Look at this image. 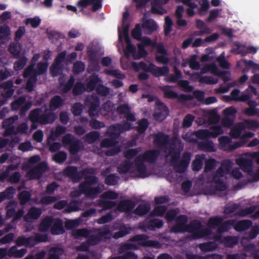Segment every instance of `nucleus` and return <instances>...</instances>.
Here are the masks:
<instances>
[{
  "mask_svg": "<svg viewBox=\"0 0 259 259\" xmlns=\"http://www.w3.org/2000/svg\"><path fill=\"white\" fill-rule=\"evenodd\" d=\"M154 143L161 151L164 150L166 161L170 163L177 172L181 173L187 169L191 156L190 153L186 152L181 160L178 161L180 153L183 148L179 139L175 138L169 142L167 136L159 133L154 136Z\"/></svg>",
  "mask_w": 259,
  "mask_h": 259,
  "instance_id": "1",
  "label": "nucleus"
},
{
  "mask_svg": "<svg viewBox=\"0 0 259 259\" xmlns=\"http://www.w3.org/2000/svg\"><path fill=\"white\" fill-rule=\"evenodd\" d=\"M141 150V148L139 147L124 152V156L127 160H125L118 166V171L120 174L129 173L133 177L141 178L150 175L151 172L147 169L145 162H154L158 157L159 152L156 150H148L143 154L138 156L134 163H131L129 159L136 156Z\"/></svg>",
  "mask_w": 259,
  "mask_h": 259,
  "instance_id": "2",
  "label": "nucleus"
},
{
  "mask_svg": "<svg viewBox=\"0 0 259 259\" xmlns=\"http://www.w3.org/2000/svg\"><path fill=\"white\" fill-rule=\"evenodd\" d=\"M233 165V162L231 160H224L222 161L221 166L216 170L212 180H206L202 176V193L219 195L221 192L225 191L227 188L228 175H231L236 179L241 178L243 175L239 168H235L231 171Z\"/></svg>",
  "mask_w": 259,
  "mask_h": 259,
  "instance_id": "3",
  "label": "nucleus"
},
{
  "mask_svg": "<svg viewBox=\"0 0 259 259\" xmlns=\"http://www.w3.org/2000/svg\"><path fill=\"white\" fill-rule=\"evenodd\" d=\"M80 224L79 220H69L66 222L65 228L68 230H72L71 234L75 239L83 237L88 238L86 243H82L79 246L76 247L77 251H87L90 245H94L99 243L104 239L109 238L111 236V232L108 227H105L104 230L94 229L89 230L87 229H74Z\"/></svg>",
  "mask_w": 259,
  "mask_h": 259,
  "instance_id": "4",
  "label": "nucleus"
},
{
  "mask_svg": "<svg viewBox=\"0 0 259 259\" xmlns=\"http://www.w3.org/2000/svg\"><path fill=\"white\" fill-rule=\"evenodd\" d=\"M132 128V124L128 121L122 124H117L110 126L107 131V135L110 137L112 139H105L101 143V148H108L109 149L105 151V153L108 156L114 155L120 151V146L117 145V142L115 139L117 138L119 135L126 131H128Z\"/></svg>",
  "mask_w": 259,
  "mask_h": 259,
  "instance_id": "5",
  "label": "nucleus"
},
{
  "mask_svg": "<svg viewBox=\"0 0 259 259\" xmlns=\"http://www.w3.org/2000/svg\"><path fill=\"white\" fill-rule=\"evenodd\" d=\"M188 218L186 215H180L176 219V225L171 229L172 232H189L192 233L194 239L206 237L211 233L208 228H203L199 221H194L189 226L186 225Z\"/></svg>",
  "mask_w": 259,
  "mask_h": 259,
  "instance_id": "6",
  "label": "nucleus"
},
{
  "mask_svg": "<svg viewBox=\"0 0 259 259\" xmlns=\"http://www.w3.org/2000/svg\"><path fill=\"white\" fill-rule=\"evenodd\" d=\"M97 182L98 179L96 177H85L84 183L79 185L78 190L72 191L70 194V197L72 198L78 197L84 193L87 197L92 199L96 198L104 189L103 185L99 184L97 187H93V185Z\"/></svg>",
  "mask_w": 259,
  "mask_h": 259,
  "instance_id": "7",
  "label": "nucleus"
},
{
  "mask_svg": "<svg viewBox=\"0 0 259 259\" xmlns=\"http://www.w3.org/2000/svg\"><path fill=\"white\" fill-rule=\"evenodd\" d=\"M253 160H256L259 164V152L242 154L236 159L235 162L244 171L248 174L252 181H256L259 180V169L253 168Z\"/></svg>",
  "mask_w": 259,
  "mask_h": 259,
  "instance_id": "8",
  "label": "nucleus"
},
{
  "mask_svg": "<svg viewBox=\"0 0 259 259\" xmlns=\"http://www.w3.org/2000/svg\"><path fill=\"white\" fill-rule=\"evenodd\" d=\"M38 155L31 157L27 163L23 166V169L27 171L26 175L30 179L39 178L47 168L45 162H39Z\"/></svg>",
  "mask_w": 259,
  "mask_h": 259,
  "instance_id": "9",
  "label": "nucleus"
},
{
  "mask_svg": "<svg viewBox=\"0 0 259 259\" xmlns=\"http://www.w3.org/2000/svg\"><path fill=\"white\" fill-rule=\"evenodd\" d=\"M57 116L54 113L49 112L46 109L44 112L40 109H36L31 111L29 115V118L32 122L31 128L32 130L37 128V124H46L53 122Z\"/></svg>",
  "mask_w": 259,
  "mask_h": 259,
  "instance_id": "10",
  "label": "nucleus"
},
{
  "mask_svg": "<svg viewBox=\"0 0 259 259\" xmlns=\"http://www.w3.org/2000/svg\"><path fill=\"white\" fill-rule=\"evenodd\" d=\"M223 219L220 217L211 218L208 222L207 226L209 229H215L218 228L217 231L218 233L212 237L215 241L220 242V243H223L226 246L232 247L237 243L238 239L235 237L230 236L222 238L221 234L222 232H220L219 230V227L221 226L220 225Z\"/></svg>",
  "mask_w": 259,
  "mask_h": 259,
  "instance_id": "11",
  "label": "nucleus"
},
{
  "mask_svg": "<svg viewBox=\"0 0 259 259\" xmlns=\"http://www.w3.org/2000/svg\"><path fill=\"white\" fill-rule=\"evenodd\" d=\"M139 245L159 247V243L156 241L148 240V237L145 235H138L134 236L130 241L122 245L119 249V252H123L124 249L131 250L137 249Z\"/></svg>",
  "mask_w": 259,
  "mask_h": 259,
  "instance_id": "12",
  "label": "nucleus"
},
{
  "mask_svg": "<svg viewBox=\"0 0 259 259\" xmlns=\"http://www.w3.org/2000/svg\"><path fill=\"white\" fill-rule=\"evenodd\" d=\"M49 229L54 235H59L64 232L63 222L60 219L48 217L42 220L39 229L40 231L46 232Z\"/></svg>",
  "mask_w": 259,
  "mask_h": 259,
  "instance_id": "13",
  "label": "nucleus"
},
{
  "mask_svg": "<svg viewBox=\"0 0 259 259\" xmlns=\"http://www.w3.org/2000/svg\"><path fill=\"white\" fill-rule=\"evenodd\" d=\"M47 66H28L23 74L24 77H29L26 88L28 91L33 90L37 75L42 74L47 70Z\"/></svg>",
  "mask_w": 259,
  "mask_h": 259,
  "instance_id": "14",
  "label": "nucleus"
},
{
  "mask_svg": "<svg viewBox=\"0 0 259 259\" xmlns=\"http://www.w3.org/2000/svg\"><path fill=\"white\" fill-rule=\"evenodd\" d=\"M95 171L94 168H86L82 171L78 172L76 167L68 166L64 169L63 173L65 176L70 178L74 182H78L81 178L85 180V177H93L91 175Z\"/></svg>",
  "mask_w": 259,
  "mask_h": 259,
  "instance_id": "15",
  "label": "nucleus"
},
{
  "mask_svg": "<svg viewBox=\"0 0 259 259\" xmlns=\"http://www.w3.org/2000/svg\"><path fill=\"white\" fill-rule=\"evenodd\" d=\"M245 130L246 128L243 122H239L231 128L230 135L234 138H240V141L237 143H244L243 145H244L248 140L254 135L250 132H245Z\"/></svg>",
  "mask_w": 259,
  "mask_h": 259,
  "instance_id": "16",
  "label": "nucleus"
},
{
  "mask_svg": "<svg viewBox=\"0 0 259 259\" xmlns=\"http://www.w3.org/2000/svg\"><path fill=\"white\" fill-rule=\"evenodd\" d=\"M250 92H252L255 95H257L256 89L252 85H249L245 92L241 93H240L239 90L234 89L231 92L229 96H224V98L227 101L245 102L248 100L252 97L249 93Z\"/></svg>",
  "mask_w": 259,
  "mask_h": 259,
  "instance_id": "17",
  "label": "nucleus"
},
{
  "mask_svg": "<svg viewBox=\"0 0 259 259\" xmlns=\"http://www.w3.org/2000/svg\"><path fill=\"white\" fill-rule=\"evenodd\" d=\"M252 224V222L249 220H244L236 222L235 220H231L221 224L219 227V230L220 232L227 231L230 227L232 226L235 230L241 232L248 229Z\"/></svg>",
  "mask_w": 259,
  "mask_h": 259,
  "instance_id": "18",
  "label": "nucleus"
},
{
  "mask_svg": "<svg viewBox=\"0 0 259 259\" xmlns=\"http://www.w3.org/2000/svg\"><path fill=\"white\" fill-rule=\"evenodd\" d=\"M48 240L46 235L36 234L33 237L26 238L23 236L18 237L16 240V243L19 246L25 245L32 247L39 242H46Z\"/></svg>",
  "mask_w": 259,
  "mask_h": 259,
  "instance_id": "19",
  "label": "nucleus"
},
{
  "mask_svg": "<svg viewBox=\"0 0 259 259\" xmlns=\"http://www.w3.org/2000/svg\"><path fill=\"white\" fill-rule=\"evenodd\" d=\"M224 132L222 127L220 125H212L209 130H200L195 132V136L197 140H206L210 137L216 138L219 135L223 134Z\"/></svg>",
  "mask_w": 259,
  "mask_h": 259,
  "instance_id": "20",
  "label": "nucleus"
},
{
  "mask_svg": "<svg viewBox=\"0 0 259 259\" xmlns=\"http://www.w3.org/2000/svg\"><path fill=\"white\" fill-rule=\"evenodd\" d=\"M99 81V78L98 77L97 75L93 74L87 80L85 87L80 82H77L73 89V94L77 95L81 94L84 90L92 91L95 88V85Z\"/></svg>",
  "mask_w": 259,
  "mask_h": 259,
  "instance_id": "21",
  "label": "nucleus"
},
{
  "mask_svg": "<svg viewBox=\"0 0 259 259\" xmlns=\"http://www.w3.org/2000/svg\"><path fill=\"white\" fill-rule=\"evenodd\" d=\"M256 207L252 206L244 209L239 208V205L237 204H231L227 205L224 210L226 214H229L235 212V214L240 217H245L248 214H252L255 210Z\"/></svg>",
  "mask_w": 259,
  "mask_h": 259,
  "instance_id": "22",
  "label": "nucleus"
},
{
  "mask_svg": "<svg viewBox=\"0 0 259 259\" xmlns=\"http://www.w3.org/2000/svg\"><path fill=\"white\" fill-rule=\"evenodd\" d=\"M62 141L64 146H69L70 152L72 154H76L83 147L82 143L70 134L63 136Z\"/></svg>",
  "mask_w": 259,
  "mask_h": 259,
  "instance_id": "23",
  "label": "nucleus"
},
{
  "mask_svg": "<svg viewBox=\"0 0 259 259\" xmlns=\"http://www.w3.org/2000/svg\"><path fill=\"white\" fill-rule=\"evenodd\" d=\"M118 197V194L113 191H109L104 193L101 196V199L98 201L97 205L103 207L105 209L110 208L115 205L114 200Z\"/></svg>",
  "mask_w": 259,
  "mask_h": 259,
  "instance_id": "24",
  "label": "nucleus"
},
{
  "mask_svg": "<svg viewBox=\"0 0 259 259\" xmlns=\"http://www.w3.org/2000/svg\"><path fill=\"white\" fill-rule=\"evenodd\" d=\"M236 112V109L233 106L225 109L223 111L224 117L221 120L222 124L226 127L231 126L234 123Z\"/></svg>",
  "mask_w": 259,
  "mask_h": 259,
  "instance_id": "25",
  "label": "nucleus"
},
{
  "mask_svg": "<svg viewBox=\"0 0 259 259\" xmlns=\"http://www.w3.org/2000/svg\"><path fill=\"white\" fill-rule=\"evenodd\" d=\"M87 56L91 65H99L100 58L103 53L100 49L95 46H92L88 48Z\"/></svg>",
  "mask_w": 259,
  "mask_h": 259,
  "instance_id": "26",
  "label": "nucleus"
},
{
  "mask_svg": "<svg viewBox=\"0 0 259 259\" xmlns=\"http://www.w3.org/2000/svg\"><path fill=\"white\" fill-rule=\"evenodd\" d=\"M26 252L27 249L26 248L18 249L15 246H12L8 251L7 248H0V259L7 254L10 257L13 256L15 258H21L23 257Z\"/></svg>",
  "mask_w": 259,
  "mask_h": 259,
  "instance_id": "27",
  "label": "nucleus"
},
{
  "mask_svg": "<svg viewBox=\"0 0 259 259\" xmlns=\"http://www.w3.org/2000/svg\"><path fill=\"white\" fill-rule=\"evenodd\" d=\"M220 148L225 151L234 150L241 146H243L244 143H235L232 144L231 138L226 136H223L219 139Z\"/></svg>",
  "mask_w": 259,
  "mask_h": 259,
  "instance_id": "28",
  "label": "nucleus"
},
{
  "mask_svg": "<svg viewBox=\"0 0 259 259\" xmlns=\"http://www.w3.org/2000/svg\"><path fill=\"white\" fill-rule=\"evenodd\" d=\"M168 114L167 108L159 100H156L154 118L157 121H162Z\"/></svg>",
  "mask_w": 259,
  "mask_h": 259,
  "instance_id": "29",
  "label": "nucleus"
},
{
  "mask_svg": "<svg viewBox=\"0 0 259 259\" xmlns=\"http://www.w3.org/2000/svg\"><path fill=\"white\" fill-rule=\"evenodd\" d=\"M163 225L161 220H156L153 218H148L144 222L139 224V228L143 231L147 230H155L156 228H160Z\"/></svg>",
  "mask_w": 259,
  "mask_h": 259,
  "instance_id": "30",
  "label": "nucleus"
},
{
  "mask_svg": "<svg viewBox=\"0 0 259 259\" xmlns=\"http://www.w3.org/2000/svg\"><path fill=\"white\" fill-rule=\"evenodd\" d=\"M161 89L164 92V97L169 99H178L180 102H182L191 99V97L189 95H181L179 96L169 86H163L161 88Z\"/></svg>",
  "mask_w": 259,
  "mask_h": 259,
  "instance_id": "31",
  "label": "nucleus"
},
{
  "mask_svg": "<svg viewBox=\"0 0 259 259\" xmlns=\"http://www.w3.org/2000/svg\"><path fill=\"white\" fill-rule=\"evenodd\" d=\"M85 105L89 107V113L91 117H94L98 115L97 108L99 105V100L96 96L88 97Z\"/></svg>",
  "mask_w": 259,
  "mask_h": 259,
  "instance_id": "32",
  "label": "nucleus"
},
{
  "mask_svg": "<svg viewBox=\"0 0 259 259\" xmlns=\"http://www.w3.org/2000/svg\"><path fill=\"white\" fill-rule=\"evenodd\" d=\"M17 205V203L13 201L10 202L9 204L6 206V210H7V214H6V217L7 219H9L12 216H13L15 214L14 218L13 220V222H14L16 221H17L18 219H19L20 218H21L23 213L24 211L23 209H19L16 213H15V210L16 206Z\"/></svg>",
  "mask_w": 259,
  "mask_h": 259,
  "instance_id": "33",
  "label": "nucleus"
},
{
  "mask_svg": "<svg viewBox=\"0 0 259 259\" xmlns=\"http://www.w3.org/2000/svg\"><path fill=\"white\" fill-rule=\"evenodd\" d=\"M91 4L92 5V11L93 12L98 11L102 7L101 0H79L77 2V5L78 7L83 9Z\"/></svg>",
  "mask_w": 259,
  "mask_h": 259,
  "instance_id": "34",
  "label": "nucleus"
},
{
  "mask_svg": "<svg viewBox=\"0 0 259 259\" xmlns=\"http://www.w3.org/2000/svg\"><path fill=\"white\" fill-rule=\"evenodd\" d=\"M169 0H152L151 2V12L155 14L162 15L167 11L162 8V5L167 4Z\"/></svg>",
  "mask_w": 259,
  "mask_h": 259,
  "instance_id": "35",
  "label": "nucleus"
},
{
  "mask_svg": "<svg viewBox=\"0 0 259 259\" xmlns=\"http://www.w3.org/2000/svg\"><path fill=\"white\" fill-rule=\"evenodd\" d=\"M213 67L211 69L212 72L221 77H222L225 81L229 80L231 78V75L228 70V66H211Z\"/></svg>",
  "mask_w": 259,
  "mask_h": 259,
  "instance_id": "36",
  "label": "nucleus"
},
{
  "mask_svg": "<svg viewBox=\"0 0 259 259\" xmlns=\"http://www.w3.org/2000/svg\"><path fill=\"white\" fill-rule=\"evenodd\" d=\"M18 120V116L15 115L4 120L3 126L5 128L4 136L11 135L14 132V123Z\"/></svg>",
  "mask_w": 259,
  "mask_h": 259,
  "instance_id": "37",
  "label": "nucleus"
},
{
  "mask_svg": "<svg viewBox=\"0 0 259 259\" xmlns=\"http://www.w3.org/2000/svg\"><path fill=\"white\" fill-rule=\"evenodd\" d=\"M117 111L119 114L123 115L126 118L127 121H135L136 120L134 114L131 112L130 107L126 104L119 106L117 108Z\"/></svg>",
  "mask_w": 259,
  "mask_h": 259,
  "instance_id": "38",
  "label": "nucleus"
},
{
  "mask_svg": "<svg viewBox=\"0 0 259 259\" xmlns=\"http://www.w3.org/2000/svg\"><path fill=\"white\" fill-rule=\"evenodd\" d=\"M25 98L22 97L19 98L18 100L14 101L13 103L11 104L12 109L13 110H17L20 106H22L21 109V114H23V112L26 111L28 109L30 108L31 106V103L29 102H27L25 103L24 105H22L25 101Z\"/></svg>",
  "mask_w": 259,
  "mask_h": 259,
  "instance_id": "39",
  "label": "nucleus"
},
{
  "mask_svg": "<svg viewBox=\"0 0 259 259\" xmlns=\"http://www.w3.org/2000/svg\"><path fill=\"white\" fill-rule=\"evenodd\" d=\"M41 213V209L36 207H32L24 217V219L26 222H31L38 219Z\"/></svg>",
  "mask_w": 259,
  "mask_h": 259,
  "instance_id": "40",
  "label": "nucleus"
},
{
  "mask_svg": "<svg viewBox=\"0 0 259 259\" xmlns=\"http://www.w3.org/2000/svg\"><path fill=\"white\" fill-rule=\"evenodd\" d=\"M135 205V203L132 200H122L119 202L117 209L119 211L130 212L133 209Z\"/></svg>",
  "mask_w": 259,
  "mask_h": 259,
  "instance_id": "41",
  "label": "nucleus"
},
{
  "mask_svg": "<svg viewBox=\"0 0 259 259\" xmlns=\"http://www.w3.org/2000/svg\"><path fill=\"white\" fill-rule=\"evenodd\" d=\"M198 148L201 150L208 152H215L217 150L214 144L208 140L199 142Z\"/></svg>",
  "mask_w": 259,
  "mask_h": 259,
  "instance_id": "42",
  "label": "nucleus"
},
{
  "mask_svg": "<svg viewBox=\"0 0 259 259\" xmlns=\"http://www.w3.org/2000/svg\"><path fill=\"white\" fill-rule=\"evenodd\" d=\"M142 27L146 34H151L157 29V25L153 19H148L143 22Z\"/></svg>",
  "mask_w": 259,
  "mask_h": 259,
  "instance_id": "43",
  "label": "nucleus"
},
{
  "mask_svg": "<svg viewBox=\"0 0 259 259\" xmlns=\"http://www.w3.org/2000/svg\"><path fill=\"white\" fill-rule=\"evenodd\" d=\"M216 58L214 50L212 48H208L205 49V54H203L200 59L201 63L213 61Z\"/></svg>",
  "mask_w": 259,
  "mask_h": 259,
  "instance_id": "44",
  "label": "nucleus"
},
{
  "mask_svg": "<svg viewBox=\"0 0 259 259\" xmlns=\"http://www.w3.org/2000/svg\"><path fill=\"white\" fill-rule=\"evenodd\" d=\"M205 159V155L204 154L196 155L194 160L192 162V167L194 171L200 170L203 165V161Z\"/></svg>",
  "mask_w": 259,
  "mask_h": 259,
  "instance_id": "45",
  "label": "nucleus"
},
{
  "mask_svg": "<svg viewBox=\"0 0 259 259\" xmlns=\"http://www.w3.org/2000/svg\"><path fill=\"white\" fill-rule=\"evenodd\" d=\"M149 69L152 73L156 76L164 75L166 74L169 71L167 66H163L161 67H157V66H149Z\"/></svg>",
  "mask_w": 259,
  "mask_h": 259,
  "instance_id": "46",
  "label": "nucleus"
},
{
  "mask_svg": "<svg viewBox=\"0 0 259 259\" xmlns=\"http://www.w3.org/2000/svg\"><path fill=\"white\" fill-rule=\"evenodd\" d=\"M114 110L115 107L113 104L110 101H108L102 105L100 113L104 116H110L113 114Z\"/></svg>",
  "mask_w": 259,
  "mask_h": 259,
  "instance_id": "47",
  "label": "nucleus"
},
{
  "mask_svg": "<svg viewBox=\"0 0 259 259\" xmlns=\"http://www.w3.org/2000/svg\"><path fill=\"white\" fill-rule=\"evenodd\" d=\"M13 83L12 81H9L3 83L1 87L4 89V91L2 93V95L4 98H8L11 97L14 93V91L12 89Z\"/></svg>",
  "mask_w": 259,
  "mask_h": 259,
  "instance_id": "48",
  "label": "nucleus"
},
{
  "mask_svg": "<svg viewBox=\"0 0 259 259\" xmlns=\"http://www.w3.org/2000/svg\"><path fill=\"white\" fill-rule=\"evenodd\" d=\"M129 28L128 26H126L124 27L123 29H122V32L120 30V28H118V39L120 41H122L123 36L124 38L126 44V46L128 45V44H132L131 39L129 36Z\"/></svg>",
  "mask_w": 259,
  "mask_h": 259,
  "instance_id": "49",
  "label": "nucleus"
},
{
  "mask_svg": "<svg viewBox=\"0 0 259 259\" xmlns=\"http://www.w3.org/2000/svg\"><path fill=\"white\" fill-rule=\"evenodd\" d=\"M218 163V162L213 158L205 159L204 175H205L207 172L214 169L216 167Z\"/></svg>",
  "mask_w": 259,
  "mask_h": 259,
  "instance_id": "50",
  "label": "nucleus"
},
{
  "mask_svg": "<svg viewBox=\"0 0 259 259\" xmlns=\"http://www.w3.org/2000/svg\"><path fill=\"white\" fill-rule=\"evenodd\" d=\"M64 250L61 248H51L48 253V259H60V256L63 254Z\"/></svg>",
  "mask_w": 259,
  "mask_h": 259,
  "instance_id": "51",
  "label": "nucleus"
},
{
  "mask_svg": "<svg viewBox=\"0 0 259 259\" xmlns=\"http://www.w3.org/2000/svg\"><path fill=\"white\" fill-rule=\"evenodd\" d=\"M15 193V189L12 187L8 188L3 192H0V203L5 199L12 198Z\"/></svg>",
  "mask_w": 259,
  "mask_h": 259,
  "instance_id": "52",
  "label": "nucleus"
},
{
  "mask_svg": "<svg viewBox=\"0 0 259 259\" xmlns=\"http://www.w3.org/2000/svg\"><path fill=\"white\" fill-rule=\"evenodd\" d=\"M200 7L198 8V14L200 16L204 15L207 12L210 5L208 0H197Z\"/></svg>",
  "mask_w": 259,
  "mask_h": 259,
  "instance_id": "53",
  "label": "nucleus"
},
{
  "mask_svg": "<svg viewBox=\"0 0 259 259\" xmlns=\"http://www.w3.org/2000/svg\"><path fill=\"white\" fill-rule=\"evenodd\" d=\"M63 103L62 98L59 96H56L53 98L50 103V109L52 111L55 110L60 107Z\"/></svg>",
  "mask_w": 259,
  "mask_h": 259,
  "instance_id": "54",
  "label": "nucleus"
},
{
  "mask_svg": "<svg viewBox=\"0 0 259 259\" xmlns=\"http://www.w3.org/2000/svg\"><path fill=\"white\" fill-rule=\"evenodd\" d=\"M218 244L214 242L201 243L199 245L200 249L204 252L211 251L218 248Z\"/></svg>",
  "mask_w": 259,
  "mask_h": 259,
  "instance_id": "55",
  "label": "nucleus"
},
{
  "mask_svg": "<svg viewBox=\"0 0 259 259\" xmlns=\"http://www.w3.org/2000/svg\"><path fill=\"white\" fill-rule=\"evenodd\" d=\"M150 207L148 204H142L139 205L134 210V213L139 215H143L147 213Z\"/></svg>",
  "mask_w": 259,
  "mask_h": 259,
  "instance_id": "56",
  "label": "nucleus"
},
{
  "mask_svg": "<svg viewBox=\"0 0 259 259\" xmlns=\"http://www.w3.org/2000/svg\"><path fill=\"white\" fill-rule=\"evenodd\" d=\"M246 129L255 130L259 128V122L255 120H245L242 122Z\"/></svg>",
  "mask_w": 259,
  "mask_h": 259,
  "instance_id": "57",
  "label": "nucleus"
},
{
  "mask_svg": "<svg viewBox=\"0 0 259 259\" xmlns=\"http://www.w3.org/2000/svg\"><path fill=\"white\" fill-rule=\"evenodd\" d=\"M100 137L98 132L93 131L88 134L84 138L85 142L89 144L92 143L97 140Z\"/></svg>",
  "mask_w": 259,
  "mask_h": 259,
  "instance_id": "58",
  "label": "nucleus"
},
{
  "mask_svg": "<svg viewBox=\"0 0 259 259\" xmlns=\"http://www.w3.org/2000/svg\"><path fill=\"white\" fill-rule=\"evenodd\" d=\"M66 130V128L64 126L58 125L56 127L55 130H52L51 131V135L50 138L53 139L57 138L64 134Z\"/></svg>",
  "mask_w": 259,
  "mask_h": 259,
  "instance_id": "59",
  "label": "nucleus"
},
{
  "mask_svg": "<svg viewBox=\"0 0 259 259\" xmlns=\"http://www.w3.org/2000/svg\"><path fill=\"white\" fill-rule=\"evenodd\" d=\"M57 200V198L55 196H45L42 197L39 201L37 200V199L34 200V201L37 204H42L45 205H49L53 202H54Z\"/></svg>",
  "mask_w": 259,
  "mask_h": 259,
  "instance_id": "60",
  "label": "nucleus"
},
{
  "mask_svg": "<svg viewBox=\"0 0 259 259\" xmlns=\"http://www.w3.org/2000/svg\"><path fill=\"white\" fill-rule=\"evenodd\" d=\"M120 253H124L123 256H119L117 257H114L109 259H137L138 257L134 253L130 251V250L124 249L123 252Z\"/></svg>",
  "mask_w": 259,
  "mask_h": 259,
  "instance_id": "61",
  "label": "nucleus"
},
{
  "mask_svg": "<svg viewBox=\"0 0 259 259\" xmlns=\"http://www.w3.org/2000/svg\"><path fill=\"white\" fill-rule=\"evenodd\" d=\"M67 51H63L59 53L56 57L54 63L52 65H62L63 62L66 63V56Z\"/></svg>",
  "mask_w": 259,
  "mask_h": 259,
  "instance_id": "62",
  "label": "nucleus"
},
{
  "mask_svg": "<svg viewBox=\"0 0 259 259\" xmlns=\"http://www.w3.org/2000/svg\"><path fill=\"white\" fill-rule=\"evenodd\" d=\"M10 35V29L8 25L0 26V39H6Z\"/></svg>",
  "mask_w": 259,
  "mask_h": 259,
  "instance_id": "63",
  "label": "nucleus"
},
{
  "mask_svg": "<svg viewBox=\"0 0 259 259\" xmlns=\"http://www.w3.org/2000/svg\"><path fill=\"white\" fill-rule=\"evenodd\" d=\"M81 202L72 201L67 208L65 210L67 212L78 211L80 209Z\"/></svg>",
  "mask_w": 259,
  "mask_h": 259,
  "instance_id": "64",
  "label": "nucleus"
}]
</instances>
